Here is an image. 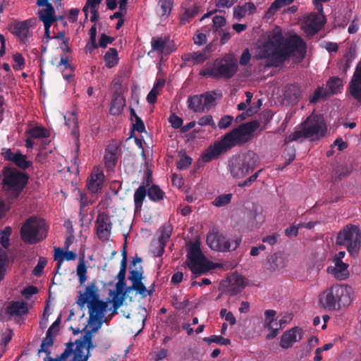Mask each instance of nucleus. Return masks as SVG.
Masks as SVG:
<instances>
[{"mask_svg":"<svg viewBox=\"0 0 361 361\" xmlns=\"http://www.w3.org/2000/svg\"><path fill=\"white\" fill-rule=\"evenodd\" d=\"M307 46L298 35L285 38L279 27L275 28L267 40L259 47L258 56L267 60V66L278 67L291 56L302 61L306 55Z\"/></svg>","mask_w":361,"mask_h":361,"instance_id":"nucleus-1","label":"nucleus"},{"mask_svg":"<svg viewBox=\"0 0 361 361\" xmlns=\"http://www.w3.org/2000/svg\"><path fill=\"white\" fill-rule=\"evenodd\" d=\"M78 293V299L76 302L80 309H82L85 305L87 304L89 310L88 323L90 328L87 330L84 328L82 331H85V334L78 339L87 348H94L95 345L92 341L93 334L101 328L104 322H107V320H104V318L107 311L108 303L99 299V294L95 281L91 282L86 287L84 293L79 291Z\"/></svg>","mask_w":361,"mask_h":361,"instance_id":"nucleus-2","label":"nucleus"},{"mask_svg":"<svg viewBox=\"0 0 361 361\" xmlns=\"http://www.w3.org/2000/svg\"><path fill=\"white\" fill-rule=\"evenodd\" d=\"M259 121L254 120L240 124L237 128L226 133L220 140L216 141L202 154L204 162H209L218 158L235 146H241L248 142L253 137L255 131L259 127Z\"/></svg>","mask_w":361,"mask_h":361,"instance_id":"nucleus-3","label":"nucleus"},{"mask_svg":"<svg viewBox=\"0 0 361 361\" xmlns=\"http://www.w3.org/2000/svg\"><path fill=\"white\" fill-rule=\"evenodd\" d=\"M237 71V59L233 54H227L215 59L213 63H207L200 72V75L214 79H230Z\"/></svg>","mask_w":361,"mask_h":361,"instance_id":"nucleus-4","label":"nucleus"},{"mask_svg":"<svg viewBox=\"0 0 361 361\" xmlns=\"http://www.w3.org/2000/svg\"><path fill=\"white\" fill-rule=\"evenodd\" d=\"M2 186L10 201L17 200L26 187L29 176L17 168L5 166L2 169Z\"/></svg>","mask_w":361,"mask_h":361,"instance_id":"nucleus-5","label":"nucleus"},{"mask_svg":"<svg viewBox=\"0 0 361 361\" xmlns=\"http://www.w3.org/2000/svg\"><path fill=\"white\" fill-rule=\"evenodd\" d=\"M352 288L344 284H334L319 295V304L329 311L338 310L341 305L351 302Z\"/></svg>","mask_w":361,"mask_h":361,"instance_id":"nucleus-6","label":"nucleus"},{"mask_svg":"<svg viewBox=\"0 0 361 361\" xmlns=\"http://www.w3.org/2000/svg\"><path fill=\"white\" fill-rule=\"evenodd\" d=\"M47 226L44 220L36 216L28 218L20 229L21 238L24 243L35 244L47 236Z\"/></svg>","mask_w":361,"mask_h":361,"instance_id":"nucleus-7","label":"nucleus"},{"mask_svg":"<svg viewBox=\"0 0 361 361\" xmlns=\"http://www.w3.org/2000/svg\"><path fill=\"white\" fill-rule=\"evenodd\" d=\"M188 266L195 277L214 269L217 264L208 260L202 254L200 245L193 243L188 254Z\"/></svg>","mask_w":361,"mask_h":361,"instance_id":"nucleus-8","label":"nucleus"},{"mask_svg":"<svg viewBox=\"0 0 361 361\" xmlns=\"http://www.w3.org/2000/svg\"><path fill=\"white\" fill-rule=\"evenodd\" d=\"M257 154L252 151L233 157L229 164L231 176L233 178H243L255 169L257 165Z\"/></svg>","mask_w":361,"mask_h":361,"instance_id":"nucleus-9","label":"nucleus"},{"mask_svg":"<svg viewBox=\"0 0 361 361\" xmlns=\"http://www.w3.org/2000/svg\"><path fill=\"white\" fill-rule=\"evenodd\" d=\"M326 127L322 121L311 120L307 118L303 123V127L295 130L293 133L289 135L285 138V142L289 143L296 141L300 138H312L315 137L317 139L324 136Z\"/></svg>","mask_w":361,"mask_h":361,"instance_id":"nucleus-10","label":"nucleus"},{"mask_svg":"<svg viewBox=\"0 0 361 361\" xmlns=\"http://www.w3.org/2000/svg\"><path fill=\"white\" fill-rule=\"evenodd\" d=\"M338 245L347 247L351 254H357L361 245V231L357 226L349 224L341 231L336 237Z\"/></svg>","mask_w":361,"mask_h":361,"instance_id":"nucleus-11","label":"nucleus"},{"mask_svg":"<svg viewBox=\"0 0 361 361\" xmlns=\"http://www.w3.org/2000/svg\"><path fill=\"white\" fill-rule=\"evenodd\" d=\"M241 243L240 238L228 239L219 232L210 233L207 236V245L214 250L228 252L235 250Z\"/></svg>","mask_w":361,"mask_h":361,"instance_id":"nucleus-12","label":"nucleus"},{"mask_svg":"<svg viewBox=\"0 0 361 361\" xmlns=\"http://www.w3.org/2000/svg\"><path fill=\"white\" fill-rule=\"evenodd\" d=\"M216 96L215 91L190 96L187 100L188 108L196 113L208 111L215 105Z\"/></svg>","mask_w":361,"mask_h":361,"instance_id":"nucleus-13","label":"nucleus"},{"mask_svg":"<svg viewBox=\"0 0 361 361\" xmlns=\"http://www.w3.org/2000/svg\"><path fill=\"white\" fill-rule=\"evenodd\" d=\"M87 346L83 344L79 339L75 342L69 341L65 344L63 352L56 357H45L43 361H74L78 358V355L80 358L86 351Z\"/></svg>","mask_w":361,"mask_h":361,"instance_id":"nucleus-14","label":"nucleus"},{"mask_svg":"<svg viewBox=\"0 0 361 361\" xmlns=\"http://www.w3.org/2000/svg\"><path fill=\"white\" fill-rule=\"evenodd\" d=\"M1 155L4 161L11 162L20 171H25L32 166V161L27 160V157L19 149L4 147L1 149Z\"/></svg>","mask_w":361,"mask_h":361,"instance_id":"nucleus-15","label":"nucleus"},{"mask_svg":"<svg viewBox=\"0 0 361 361\" xmlns=\"http://www.w3.org/2000/svg\"><path fill=\"white\" fill-rule=\"evenodd\" d=\"M112 227L111 216L106 212L99 213L94 222L98 238L102 241H108L111 235Z\"/></svg>","mask_w":361,"mask_h":361,"instance_id":"nucleus-16","label":"nucleus"},{"mask_svg":"<svg viewBox=\"0 0 361 361\" xmlns=\"http://www.w3.org/2000/svg\"><path fill=\"white\" fill-rule=\"evenodd\" d=\"M119 147L111 143L106 146L104 154V165L108 171H113L116 166L118 157Z\"/></svg>","mask_w":361,"mask_h":361,"instance_id":"nucleus-17","label":"nucleus"},{"mask_svg":"<svg viewBox=\"0 0 361 361\" xmlns=\"http://www.w3.org/2000/svg\"><path fill=\"white\" fill-rule=\"evenodd\" d=\"M326 21L323 13L311 14L305 20L307 31L311 34L319 32L324 25Z\"/></svg>","mask_w":361,"mask_h":361,"instance_id":"nucleus-18","label":"nucleus"},{"mask_svg":"<svg viewBox=\"0 0 361 361\" xmlns=\"http://www.w3.org/2000/svg\"><path fill=\"white\" fill-rule=\"evenodd\" d=\"M335 267H329L326 269L329 274L334 275V276L340 281L346 279L349 276L348 264L344 263L343 261H338L333 259Z\"/></svg>","mask_w":361,"mask_h":361,"instance_id":"nucleus-19","label":"nucleus"},{"mask_svg":"<svg viewBox=\"0 0 361 361\" xmlns=\"http://www.w3.org/2000/svg\"><path fill=\"white\" fill-rule=\"evenodd\" d=\"M31 20L16 22L11 25L10 31L12 34L23 40L27 39Z\"/></svg>","mask_w":361,"mask_h":361,"instance_id":"nucleus-20","label":"nucleus"},{"mask_svg":"<svg viewBox=\"0 0 361 361\" xmlns=\"http://www.w3.org/2000/svg\"><path fill=\"white\" fill-rule=\"evenodd\" d=\"M184 8V13L180 17V21L183 24L189 22L190 20L199 13V6L193 0H188L186 3L182 5Z\"/></svg>","mask_w":361,"mask_h":361,"instance_id":"nucleus-21","label":"nucleus"},{"mask_svg":"<svg viewBox=\"0 0 361 361\" xmlns=\"http://www.w3.org/2000/svg\"><path fill=\"white\" fill-rule=\"evenodd\" d=\"M300 331V329L294 327L284 332L281 337L280 346L285 349L291 347L293 344L296 342L297 335Z\"/></svg>","mask_w":361,"mask_h":361,"instance_id":"nucleus-22","label":"nucleus"},{"mask_svg":"<svg viewBox=\"0 0 361 361\" xmlns=\"http://www.w3.org/2000/svg\"><path fill=\"white\" fill-rule=\"evenodd\" d=\"M27 312V303L24 301H12L6 307V312L11 316H23Z\"/></svg>","mask_w":361,"mask_h":361,"instance_id":"nucleus-23","label":"nucleus"},{"mask_svg":"<svg viewBox=\"0 0 361 361\" xmlns=\"http://www.w3.org/2000/svg\"><path fill=\"white\" fill-rule=\"evenodd\" d=\"M257 11V7L252 2L245 3L243 6H236L233 8V17L238 20H240L247 14H253Z\"/></svg>","mask_w":361,"mask_h":361,"instance_id":"nucleus-24","label":"nucleus"},{"mask_svg":"<svg viewBox=\"0 0 361 361\" xmlns=\"http://www.w3.org/2000/svg\"><path fill=\"white\" fill-rule=\"evenodd\" d=\"M142 258L139 257H135L133 259L129 271L128 279L132 282H135L140 280H142V267L140 265L138 267H135V269L132 268V266L135 267L137 263H141Z\"/></svg>","mask_w":361,"mask_h":361,"instance_id":"nucleus-25","label":"nucleus"},{"mask_svg":"<svg viewBox=\"0 0 361 361\" xmlns=\"http://www.w3.org/2000/svg\"><path fill=\"white\" fill-rule=\"evenodd\" d=\"M208 59L204 51H194L188 53L183 56V59L185 62L191 63L192 65H198L204 62Z\"/></svg>","mask_w":361,"mask_h":361,"instance_id":"nucleus-26","label":"nucleus"},{"mask_svg":"<svg viewBox=\"0 0 361 361\" xmlns=\"http://www.w3.org/2000/svg\"><path fill=\"white\" fill-rule=\"evenodd\" d=\"M39 18L44 25L52 24L56 21V18L54 17V8L52 4H47L45 9L39 11Z\"/></svg>","mask_w":361,"mask_h":361,"instance_id":"nucleus-27","label":"nucleus"},{"mask_svg":"<svg viewBox=\"0 0 361 361\" xmlns=\"http://www.w3.org/2000/svg\"><path fill=\"white\" fill-rule=\"evenodd\" d=\"M285 96L293 102L299 101L302 97L300 85L294 83L288 85L285 92Z\"/></svg>","mask_w":361,"mask_h":361,"instance_id":"nucleus-28","label":"nucleus"},{"mask_svg":"<svg viewBox=\"0 0 361 361\" xmlns=\"http://www.w3.org/2000/svg\"><path fill=\"white\" fill-rule=\"evenodd\" d=\"M125 106V99L119 96H115L111 101L109 112L113 116H118L123 111Z\"/></svg>","mask_w":361,"mask_h":361,"instance_id":"nucleus-29","label":"nucleus"},{"mask_svg":"<svg viewBox=\"0 0 361 361\" xmlns=\"http://www.w3.org/2000/svg\"><path fill=\"white\" fill-rule=\"evenodd\" d=\"M26 133L33 139L48 138L51 135L49 130L42 126L30 128Z\"/></svg>","mask_w":361,"mask_h":361,"instance_id":"nucleus-30","label":"nucleus"},{"mask_svg":"<svg viewBox=\"0 0 361 361\" xmlns=\"http://www.w3.org/2000/svg\"><path fill=\"white\" fill-rule=\"evenodd\" d=\"M147 191L149 199L154 202L164 200L165 197V192L157 185H152Z\"/></svg>","mask_w":361,"mask_h":361,"instance_id":"nucleus-31","label":"nucleus"},{"mask_svg":"<svg viewBox=\"0 0 361 361\" xmlns=\"http://www.w3.org/2000/svg\"><path fill=\"white\" fill-rule=\"evenodd\" d=\"M106 66L111 68L118 63V51L116 48H110L104 56Z\"/></svg>","mask_w":361,"mask_h":361,"instance_id":"nucleus-32","label":"nucleus"},{"mask_svg":"<svg viewBox=\"0 0 361 361\" xmlns=\"http://www.w3.org/2000/svg\"><path fill=\"white\" fill-rule=\"evenodd\" d=\"M269 269L271 271H275L282 269L285 266L283 258L277 254L272 255L268 260Z\"/></svg>","mask_w":361,"mask_h":361,"instance_id":"nucleus-33","label":"nucleus"},{"mask_svg":"<svg viewBox=\"0 0 361 361\" xmlns=\"http://www.w3.org/2000/svg\"><path fill=\"white\" fill-rule=\"evenodd\" d=\"M130 120L133 122V128L139 133L145 131V126L142 118L138 116L134 109L130 108Z\"/></svg>","mask_w":361,"mask_h":361,"instance_id":"nucleus-34","label":"nucleus"},{"mask_svg":"<svg viewBox=\"0 0 361 361\" xmlns=\"http://www.w3.org/2000/svg\"><path fill=\"white\" fill-rule=\"evenodd\" d=\"M147 195V191L145 185H140L134 193V203L136 209H141L143 201Z\"/></svg>","mask_w":361,"mask_h":361,"instance_id":"nucleus-35","label":"nucleus"},{"mask_svg":"<svg viewBox=\"0 0 361 361\" xmlns=\"http://www.w3.org/2000/svg\"><path fill=\"white\" fill-rule=\"evenodd\" d=\"M326 86L331 94H337L343 87V80L338 77H331L328 80Z\"/></svg>","mask_w":361,"mask_h":361,"instance_id":"nucleus-36","label":"nucleus"},{"mask_svg":"<svg viewBox=\"0 0 361 361\" xmlns=\"http://www.w3.org/2000/svg\"><path fill=\"white\" fill-rule=\"evenodd\" d=\"M349 92L355 100L361 104V81H350Z\"/></svg>","mask_w":361,"mask_h":361,"instance_id":"nucleus-37","label":"nucleus"},{"mask_svg":"<svg viewBox=\"0 0 361 361\" xmlns=\"http://www.w3.org/2000/svg\"><path fill=\"white\" fill-rule=\"evenodd\" d=\"M87 268L85 264L84 257L80 259L77 267V275L80 285H82L87 281Z\"/></svg>","mask_w":361,"mask_h":361,"instance_id":"nucleus-38","label":"nucleus"},{"mask_svg":"<svg viewBox=\"0 0 361 361\" xmlns=\"http://www.w3.org/2000/svg\"><path fill=\"white\" fill-rule=\"evenodd\" d=\"M355 56L356 54L355 49L350 47L348 51L343 56V59L341 61V63H342V70L343 72H346L350 67L351 63Z\"/></svg>","mask_w":361,"mask_h":361,"instance_id":"nucleus-39","label":"nucleus"},{"mask_svg":"<svg viewBox=\"0 0 361 361\" xmlns=\"http://www.w3.org/2000/svg\"><path fill=\"white\" fill-rule=\"evenodd\" d=\"M63 257V260L67 261L75 260L77 258V255L73 251L63 252L61 247H55L54 249V259H58Z\"/></svg>","mask_w":361,"mask_h":361,"instance_id":"nucleus-40","label":"nucleus"},{"mask_svg":"<svg viewBox=\"0 0 361 361\" xmlns=\"http://www.w3.org/2000/svg\"><path fill=\"white\" fill-rule=\"evenodd\" d=\"M132 283L133 284H132L131 286L127 288L126 292H127L128 290H135L139 294L143 295H145L146 293H147V294L149 295H151L152 294L153 290H147L145 286L144 285V283L142 282V280L133 282Z\"/></svg>","mask_w":361,"mask_h":361,"instance_id":"nucleus-41","label":"nucleus"},{"mask_svg":"<svg viewBox=\"0 0 361 361\" xmlns=\"http://www.w3.org/2000/svg\"><path fill=\"white\" fill-rule=\"evenodd\" d=\"M173 231V227L169 224H164L161 228V235L159 242L166 245L169 239L170 238Z\"/></svg>","mask_w":361,"mask_h":361,"instance_id":"nucleus-42","label":"nucleus"},{"mask_svg":"<svg viewBox=\"0 0 361 361\" xmlns=\"http://www.w3.org/2000/svg\"><path fill=\"white\" fill-rule=\"evenodd\" d=\"M166 44V40L164 39L162 37H153L151 42L152 51L163 54Z\"/></svg>","mask_w":361,"mask_h":361,"instance_id":"nucleus-43","label":"nucleus"},{"mask_svg":"<svg viewBox=\"0 0 361 361\" xmlns=\"http://www.w3.org/2000/svg\"><path fill=\"white\" fill-rule=\"evenodd\" d=\"M203 341L211 344L212 343H216L221 345H228L231 344V340L228 338H224L221 336L212 335L209 337H204Z\"/></svg>","mask_w":361,"mask_h":361,"instance_id":"nucleus-44","label":"nucleus"},{"mask_svg":"<svg viewBox=\"0 0 361 361\" xmlns=\"http://www.w3.org/2000/svg\"><path fill=\"white\" fill-rule=\"evenodd\" d=\"M232 197L231 193L220 195L214 200L213 204L218 207L226 206L231 202Z\"/></svg>","mask_w":361,"mask_h":361,"instance_id":"nucleus-45","label":"nucleus"},{"mask_svg":"<svg viewBox=\"0 0 361 361\" xmlns=\"http://www.w3.org/2000/svg\"><path fill=\"white\" fill-rule=\"evenodd\" d=\"M328 92L323 87H318L314 92L313 95L310 97V102L311 104L317 103L321 99L326 97Z\"/></svg>","mask_w":361,"mask_h":361,"instance_id":"nucleus-46","label":"nucleus"},{"mask_svg":"<svg viewBox=\"0 0 361 361\" xmlns=\"http://www.w3.org/2000/svg\"><path fill=\"white\" fill-rule=\"evenodd\" d=\"M12 233L10 226H6L0 232V243L4 248H7L9 245V237Z\"/></svg>","mask_w":361,"mask_h":361,"instance_id":"nucleus-47","label":"nucleus"},{"mask_svg":"<svg viewBox=\"0 0 361 361\" xmlns=\"http://www.w3.org/2000/svg\"><path fill=\"white\" fill-rule=\"evenodd\" d=\"M294 0H275L269 8L268 12L274 13L276 11L281 7L289 5L293 2Z\"/></svg>","mask_w":361,"mask_h":361,"instance_id":"nucleus-48","label":"nucleus"},{"mask_svg":"<svg viewBox=\"0 0 361 361\" xmlns=\"http://www.w3.org/2000/svg\"><path fill=\"white\" fill-rule=\"evenodd\" d=\"M14 63L13 68L14 70L19 71L24 68L25 61L24 57L20 53H16L13 56Z\"/></svg>","mask_w":361,"mask_h":361,"instance_id":"nucleus-49","label":"nucleus"},{"mask_svg":"<svg viewBox=\"0 0 361 361\" xmlns=\"http://www.w3.org/2000/svg\"><path fill=\"white\" fill-rule=\"evenodd\" d=\"M56 66L61 72L65 70H70L72 73H74L75 71V67L69 63L68 58L63 55L61 56V61Z\"/></svg>","mask_w":361,"mask_h":361,"instance_id":"nucleus-50","label":"nucleus"},{"mask_svg":"<svg viewBox=\"0 0 361 361\" xmlns=\"http://www.w3.org/2000/svg\"><path fill=\"white\" fill-rule=\"evenodd\" d=\"M47 263V260L45 257H40L39 258L37 264L35 266L32 271V274L36 276H40L43 273V270L44 269V267L46 266Z\"/></svg>","mask_w":361,"mask_h":361,"instance_id":"nucleus-51","label":"nucleus"},{"mask_svg":"<svg viewBox=\"0 0 361 361\" xmlns=\"http://www.w3.org/2000/svg\"><path fill=\"white\" fill-rule=\"evenodd\" d=\"M192 161V158L185 154L177 162V169L179 170L187 169L191 165Z\"/></svg>","mask_w":361,"mask_h":361,"instance_id":"nucleus-52","label":"nucleus"},{"mask_svg":"<svg viewBox=\"0 0 361 361\" xmlns=\"http://www.w3.org/2000/svg\"><path fill=\"white\" fill-rule=\"evenodd\" d=\"M276 311L275 310H266L265 312H264V315H265V327L269 329H272V326H271V323L273 322L274 319V317L276 316Z\"/></svg>","mask_w":361,"mask_h":361,"instance_id":"nucleus-53","label":"nucleus"},{"mask_svg":"<svg viewBox=\"0 0 361 361\" xmlns=\"http://www.w3.org/2000/svg\"><path fill=\"white\" fill-rule=\"evenodd\" d=\"M233 121V117L232 116L226 115L221 118L218 123V127L220 129H226L228 128Z\"/></svg>","mask_w":361,"mask_h":361,"instance_id":"nucleus-54","label":"nucleus"},{"mask_svg":"<svg viewBox=\"0 0 361 361\" xmlns=\"http://www.w3.org/2000/svg\"><path fill=\"white\" fill-rule=\"evenodd\" d=\"M169 121L171 124V126L175 129L181 128L183 123V119L175 114L170 116Z\"/></svg>","mask_w":361,"mask_h":361,"instance_id":"nucleus-55","label":"nucleus"},{"mask_svg":"<svg viewBox=\"0 0 361 361\" xmlns=\"http://www.w3.org/2000/svg\"><path fill=\"white\" fill-rule=\"evenodd\" d=\"M197 123L201 126H212L213 128L215 127V123L214 122L213 118L211 115L202 116L198 120Z\"/></svg>","mask_w":361,"mask_h":361,"instance_id":"nucleus-56","label":"nucleus"},{"mask_svg":"<svg viewBox=\"0 0 361 361\" xmlns=\"http://www.w3.org/2000/svg\"><path fill=\"white\" fill-rule=\"evenodd\" d=\"M213 27L215 31H219V29L222 27L226 24V19L224 16H216L212 19Z\"/></svg>","mask_w":361,"mask_h":361,"instance_id":"nucleus-57","label":"nucleus"},{"mask_svg":"<svg viewBox=\"0 0 361 361\" xmlns=\"http://www.w3.org/2000/svg\"><path fill=\"white\" fill-rule=\"evenodd\" d=\"M114 39L112 37L108 36L104 33L101 34L99 39V45L100 47L106 48L109 44H111Z\"/></svg>","mask_w":361,"mask_h":361,"instance_id":"nucleus-58","label":"nucleus"},{"mask_svg":"<svg viewBox=\"0 0 361 361\" xmlns=\"http://www.w3.org/2000/svg\"><path fill=\"white\" fill-rule=\"evenodd\" d=\"M102 185L96 182V180H93L90 177L87 180V187L90 191L92 192H97L99 190L102 188Z\"/></svg>","mask_w":361,"mask_h":361,"instance_id":"nucleus-59","label":"nucleus"},{"mask_svg":"<svg viewBox=\"0 0 361 361\" xmlns=\"http://www.w3.org/2000/svg\"><path fill=\"white\" fill-rule=\"evenodd\" d=\"M159 4L162 10V15H166L171 12L172 8L171 0H160Z\"/></svg>","mask_w":361,"mask_h":361,"instance_id":"nucleus-60","label":"nucleus"},{"mask_svg":"<svg viewBox=\"0 0 361 361\" xmlns=\"http://www.w3.org/2000/svg\"><path fill=\"white\" fill-rule=\"evenodd\" d=\"M261 171H262V170L257 171L254 174H252L251 176H250L247 179L244 180L243 183H239L238 186L241 187V188L250 186L252 183H254L256 180V179L259 176V174L260 173Z\"/></svg>","mask_w":361,"mask_h":361,"instance_id":"nucleus-61","label":"nucleus"},{"mask_svg":"<svg viewBox=\"0 0 361 361\" xmlns=\"http://www.w3.org/2000/svg\"><path fill=\"white\" fill-rule=\"evenodd\" d=\"M54 335L50 331H47L46 337L43 338L41 345L52 347L54 343Z\"/></svg>","mask_w":361,"mask_h":361,"instance_id":"nucleus-62","label":"nucleus"},{"mask_svg":"<svg viewBox=\"0 0 361 361\" xmlns=\"http://www.w3.org/2000/svg\"><path fill=\"white\" fill-rule=\"evenodd\" d=\"M250 59H251V55L250 54L249 49H245L243 51V53H242V54L240 56L239 63H240V64L241 66H246L250 62Z\"/></svg>","mask_w":361,"mask_h":361,"instance_id":"nucleus-63","label":"nucleus"},{"mask_svg":"<svg viewBox=\"0 0 361 361\" xmlns=\"http://www.w3.org/2000/svg\"><path fill=\"white\" fill-rule=\"evenodd\" d=\"M262 104V102L261 99H258V101L256 103L252 104L247 109L248 116H252L253 114H256L260 109Z\"/></svg>","mask_w":361,"mask_h":361,"instance_id":"nucleus-64","label":"nucleus"}]
</instances>
